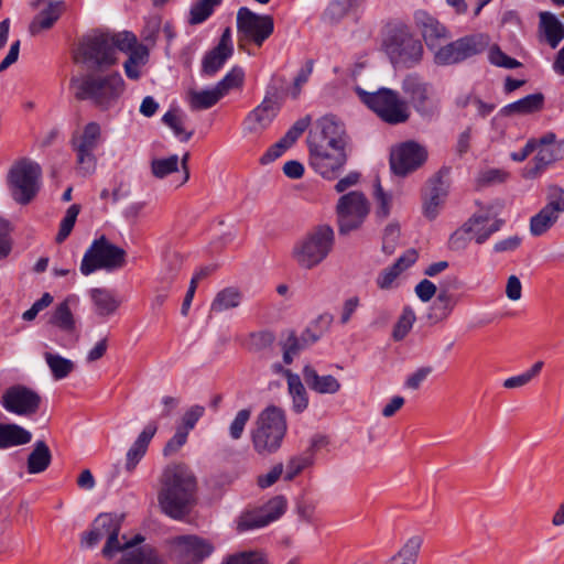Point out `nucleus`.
Here are the masks:
<instances>
[{"mask_svg": "<svg viewBox=\"0 0 564 564\" xmlns=\"http://www.w3.org/2000/svg\"><path fill=\"white\" fill-rule=\"evenodd\" d=\"M41 181V165L29 158L15 160L6 175V185L11 198L23 206L29 205L37 196Z\"/></svg>", "mask_w": 564, "mask_h": 564, "instance_id": "obj_3", "label": "nucleus"}, {"mask_svg": "<svg viewBox=\"0 0 564 564\" xmlns=\"http://www.w3.org/2000/svg\"><path fill=\"white\" fill-rule=\"evenodd\" d=\"M274 21L271 15H260L242 7L237 12L238 46L241 50L253 43L261 46L271 36Z\"/></svg>", "mask_w": 564, "mask_h": 564, "instance_id": "obj_12", "label": "nucleus"}, {"mask_svg": "<svg viewBox=\"0 0 564 564\" xmlns=\"http://www.w3.org/2000/svg\"><path fill=\"white\" fill-rule=\"evenodd\" d=\"M243 294L237 288H225L215 295L210 304V313L219 314L236 308L241 304Z\"/></svg>", "mask_w": 564, "mask_h": 564, "instance_id": "obj_36", "label": "nucleus"}, {"mask_svg": "<svg viewBox=\"0 0 564 564\" xmlns=\"http://www.w3.org/2000/svg\"><path fill=\"white\" fill-rule=\"evenodd\" d=\"M419 24L426 45L432 50L437 47L440 40L447 37L445 26L425 13L421 14Z\"/></svg>", "mask_w": 564, "mask_h": 564, "instance_id": "obj_35", "label": "nucleus"}, {"mask_svg": "<svg viewBox=\"0 0 564 564\" xmlns=\"http://www.w3.org/2000/svg\"><path fill=\"white\" fill-rule=\"evenodd\" d=\"M558 216L544 206L530 219V232L533 237L546 234L558 220Z\"/></svg>", "mask_w": 564, "mask_h": 564, "instance_id": "obj_42", "label": "nucleus"}, {"mask_svg": "<svg viewBox=\"0 0 564 564\" xmlns=\"http://www.w3.org/2000/svg\"><path fill=\"white\" fill-rule=\"evenodd\" d=\"M231 53H227L224 50L214 47L207 52L202 62V72L207 76H214L231 56Z\"/></svg>", "mask_w": 564, "mask_h": 564, "instance_id": "obj_44", "label": "nucleus"}, {"mask_svg": "<svg viewBox=\"0 0 564 564\" xmlns=\"http://www.w3.org/2000/svg\"><path fill=\"white\" fill-rule=\"evenodd\" d=\"M123 521L122 514L101 513L93 522L90 531L86 532L82 539V543L87 547L96 545L102 539L106 544L101 551L105 557L111 558L118 552L132 549L143 542L144 538L140 534L128 539L126 535L119 538Z\"/></svg>", "mask_w": 564, "mask_h": 564, "instance_id": "obj_2", "label": "nucleus"}, {"mask_svg": "<svg viewBox=\"0 0 564 564\" xmlns=\"http://www.w3.org/2000/svg\"><path fill=\"white\" fill-rule=\"evenodd\" d=\"M156 431L158 423L155 421H150L138 435L137 440L133 442L127 453L126 468L128 471H132L145 455L148 446Z\"/></svg>", "mask_w": 564, "mask_h": 564, "instance_id": "obj_26", "label": "nucleus"}, {"mask_svg": "<svg viewBox=\"0 0 564 564\" xmlns=\"http://www.w3.org/2000/svg\"><path fill=\"white\" fill-rule=\"evenodd\" d=\"M41 395L22 384L9 387L0 400L4 410L20 416L35 414L41 405Z\"/></svg>", "mask_w": 564, "mask_h": 564, "instance_id": "obj_19", "label": "nucleus"}, {"mask_svg": "<svg viewBox=\"0 0 564 564\" xmlns=\"http://www.w3.org/2000/svg\"><path fill=\"white\" fill-rule=\"evenodd\" d=\"M251 411L249 409L240 410L229 426V434L232 440H239L242 436L246 424L250 420Z\"/></svg>", "mask_w": 564, "mask_h": 564, "instance_id": "obj_61", "label": "nucleus"}, {"mask_svg": "<svg viewBox=\"0 0 564 564\" xmlns=\"http://www.w3.org/2000/svg\"><path fill=\"white\" fill-rule=\"evenodd\" d=\"M449 173V167L440 169L427 180L422 192L423 214L430 220L437 217L440 209L446 202L451 185Z\"/></svg>", "mask_w": 564, "mask_h": 564, "instance_id": "obj_16", "label": "nucleus"}, {"mask_svg": "<svg viewBox=\"0 0 564 564\" xmlns=\"http://www.w3.org/2000/svg\"><path fill=\"white\" fill-rule=\"evenodd\" d=\"M303 380L312 391L319 394H335L341 384L337 378L332 375L319 376L316 369L311 365H305L302 370Z\"/></svg>", "mask_w": 564, "mask_h": 564, "instance_id": "obj_25", "label": "nucleus"}, {"mask_svg": "<svg viewBox=\"0 0 564 564\" xmlns=\"http://www.w3.org/2000/svg\"><path fill=\"white\" fill-rule=\"evenodd\" d=\"M544 106V95L535 93L528 95L514 102L501 108V116L509 117L513 115H530L540 111Z\"/></svg>", "mask_w": 564, "mask_h": 564, "instance_id": "obj_28", "label": "nucleus"}, {"mask_svg": "<svg viewBox=\"0 0 564 564\" xmlns=\"http://www.w3.org/2000/svg\"><path fill=\"white\" fill-rule=\"evenodd\" d=\"M415 322V314L412 308L405 307L393 328L392 336L395 340L403 339Z\"/></svg>", "mask_w": 564, "mask_h": 564, "instance_id": "obj_58", "label": "nucleus"}, {"mask_svg": "<svg viewBox=\"0 0 564 564\" xmlns=\"http://www.w3.org/2000/svg\"><path fill=\"white\" fill-rule=\"evenodd\" d=\"M285 509L286 500L283 496L273 497L262 508H260L268 521V524L279 519L285 512Z\"/></svg>", "mask_w": 564, "mask_h": 564, "instance_id": "obj_57", "label": "nucleus"}, {"mask_svg": "<svg viewBox=\"0 0 564 564\" xmlns=\"http://www.w3.org/2000/svg\"><path fill=\"white\" fill-rule=\"evenodd\" d=\"M540 20L544 29L547 43L551 47L555 48L564 39L563 24L550 12H541Z\"/></svg>", "mask_w": 564, "mask_h": 564, "instance_id": "obj_41", "label": "nucleus"}, {"mask_svg": "<svg viewBox=\"0 0 564 564\" xmlns=\"http://www.w3.org/2000/svg\"><path fill=\"white\" fill-rule=\"evenodd\" d=\"M422 544V536L413 535L409 538L398 553L390 558V562L394 564H416Z\"/></svg>", "mask_w": 564, "mask_h": 564, "instance_id": "obj_39", "label": "nucleus"}, {"mask_svg": "<svg viewBox=\"0 0 564 564\" xmlns=\"http://www.w3.org/2000/svg\"><path fill=\"white\" fill-rule=\"evenodd\" d=\"M427 153L420 144L409 141L391 152L390 166L394 174L405 176L419 169L426 160Z\"/></svg>", "mask_w": 564, "mask_h": 564, "instance_id": "obj_20", "label": "nucleus"}, {"mask_svg": "<svg viewBox=\"0 0 564 564\" xmlns=\"http://www.w3.org/2000/svg\"><path fill=\"white\" fill-rule=\"evenodd\" d=\"M280 345L283 351V361L286 365L292 364L294 357L297 356L301 350L307 348L302 341V338L297 337L293 330L288 332L285 339L282 340Z\"/></svg>", "mask_w": 564, "mask_h": 564, "instance_id": "obj_49", "label": "nucleus"}, {"mask_svg": "<svg viewBox=\"0 0 564 564\" xmlns=\"http://www.w3.org/2000/svg\"><path fill=\"white\" fill-rule=\"evenodd\" d=\"M89 296L94 305L95 313L100 317H107L116 313L120 306V301L113 293L104 288H94L89 291Z\"/></svg>", "mask_w": 564, "mask_h": 564, "instance_id": "obj_30", "label": "nucleus"}, {"mask_svg": "<svg viewBox=\"0 0 564 564\" xmlns=\"http://www.w3.org/2000/svg\"><path fill=\"white\" fill-rule=\"evenodd\" d=\"M490 44V37L476 33L460 37L435 52V62L441 65H452L466 61L482 53Z\"/></svg>", "mask_w": 564, "mask_h": 564, "instance_id": "obj_13", "label": "nucleus"}, {"mask_svg": "<svg viewBox=\"0 0 564 564\" xmlns=\"http://www.w3.org/2000/svg\"><path fill=\"white\" fill-rule=\"evenodd\" d=\"M76 83L75 97L78 100H89L101 110L112 107L124 91V80L119 73L105 76L89 74Z\"/></svg>", "mask_w": 564, "mask_h": 564, "instance_id": "obj_6", "label": "nucleus"}, {"mask_svg": "<svg viewBox=\"0 0 564 564\" xmlns=\"http://www.w3.org/2000/svg\"><path fill=\"white\" fill-rule=\"evenodd\" d=\"M126 251L111 243L105 236L95 239L80 262V272L89 275L97 270L115 271L126 265Z\"/></svg>", "mask_w": 564, "mask_h": 564, "instance_id": "obj_9", "label": "nucleus"}, {"mask_svg": "<svg viewBox=\"0 0 564 564\" xmlns=\"http://www.w3.org/2000/svg\"><path fill=\"white\" fill-rule=\"evenodd\" d=\"M221 3L219 0H199L194 3L189 10L188 23L191 25L200 24L206 21L214 12L215 8Z\"/></svg>", "mask_w": 564, "mask_h": 564, "instance_id": "obj_46", "label": "nucleus"}, {"mask_svg": "<svg viewBox=\"0 0 564 564\" xmlns=\"http://www.w3.org/2000/svg\"><path fill=\"white\" fill-rule=\"evenodd\" d=\"M334 245V229L326 224L318 225L294 245L292 257L300 268L312 270L327 259Z\"/></svg>", "mask_w": 564, "mask_h": 564, "instance_id": "obj_5", "label": "nucleus"}, {"mask_svg": "<svg viewBox=\"0 0 564 564\" xmlns=\"http://www.w3.org/2000/svg\"><path fill=\"white\" fill-rule=\"evenodd\" d=\"M221 564H268V561L261 552L245 551L227 556Z\"/></svg>", "mask_w": 564, "mask_h": 564, "instance_id": "obj_56", "label": "nucleus"}, {"mask_svg": "<svg viewBox=\"0 0 564 564\" xmlns=\"http://www.w3.org/2000/svg\"><path fill=\"white\" fill-rule=\"evenodd\" d=\"M174 546L177 555L188 564H199L214 551L210 542L196 535L177 536Z\"/></svg>", "mask_w": 564, "mask_h": 564, "instance_id": "obj_22", "label": "nucleus"}, {"mask_svg": "<svg viewBox=\"0 0 564 564\" xmlns=\"http://www.w3.org/2000/svg\"><path fill=\"white\" fill-rule=\"evenodd\" d=\"M356 93L369 109L389 124L403 123L410 118L408 102L392 89L380 88L375 93H368L357 87Z\"/></svg>", "mask_w": 564, "mask_h": 564, "instance_id": "obj_8", "label": "nucleus"}, {"mask_svg": "<svg viewBox=\"0 0 564 564\" xmlns=\"http://www.w3.org/2000/svg\"><path fill=\"white\" fill-rule=\"evenodd\" d=\"M561 159L562 156L555 148H539V151L533 159V165L524 169V176L527 178H534L550 164Z\"/></svg>", "mask_w": 564, "mask_h": 564, "instance_id": "obj_37", "label": "nucleus"}, {"mask_svg": "<svg viewBox=\"0 0 564 564\" xmlns=\"http://www.w3.org/2000/svg\"><path fill=\"white\" fill-rule=\"evenodd\" d=\"M162 121L173 130L174 134L178 137L181 141L187 142L192 138L193 131H186L184 129V116H182L178 110H169L162 117Z\"/></svg>", "mask_w": 564, "mask_h": 564, "instance_id": "obj_47", "label": "nucleus"}, {"mask_svg": "<svg viewBox=\"0 0 564 564\" xmlns=\"http://www.w3.org/2000/svg\"><path fill=\"white\" fill-rule=\"evenodd\" d=\"M178 156L176 154L164 159H154L151 162V172L156 178H164L178 171Z\"/></svg>", "mask_w": 564, "mask_h": 564, "instance_id": "obj_52", "label": "nucleus"}, {"mask_svg": "<svg viewBox=\"0 0 564 564\" xmlns=\"http://www.w3.org/2000/svg\"><path fill=\"white\" fill-rule=\"evenodd\" d=\"M268 521L260 509L246 511L237 520V531L245 532L265 527Z\"/></svg>", "mask_w": 564, "mask_h": 564, "instance_id": "obj_51", "label": "nucleus"}, {"mask_svg": "<svg viewBox=\"0 0 564 564\" xmlns=\"http://www.w3.org/2000/svg\"><path fill=\"white\" fill-rule=\"evenodd\" d=\"M74 296L66 297L51 314L48 323L65 333H73L76 329V319L70 310V303H75Z\"/></svg>", "mask_w": 564, "mask_h": 564, "instance_id": "obj_31", "label": "nucleus"}, {"mask_svg": "<svg viewBox=\"0 0 564 564\" xmlns=\"http://www.w3.org/2000/svg\"><path fill=\"white\" fill-rule=\"evenodd\" d=\"M32 434L13 423H0V448H8L30 443Z\"/></svg>", "mask_w": 564, "mask_h": 564, "instance_id": "obj_33", "label": "nucleus"}, {"mask_svg": "<svg viewBox=\"0 0 564 564\" xmlns=\"http://www.w3.org/2000/svg\"><path fill=\"white\" fill-rule=\"evenodd\" d=\"M402 90L422 116H432L437 110V102L430 95L427 85L417 76H406L402 82Z\"/></svg>", "mask_w": 564, "mask_h": 564, "instance_id": "obj_21", "label": "nucleus"}, {"mask_svg": "<svg viewBox=\"0 0 564 564\" xmlns=\"http://www.w3.org/2000/svg\"><path fill=\"white\" fill-rule=\"evenodd\" d=\"M119 32L91 31L84 35L76 52V61L97 69H107L118 62Z\"/></svg>", "mask_w": 564, "mask_h": 564, "instance_id": "obj_4", "label": "nucleus"}, {"mask_svg": "<svg viewBox=\"0 0 564 564\" xmlns=\"http://www.w3.org/2000/svg\"><path fill=\"white\" fill-rule=\"evenodd\" d=\"M383 47L394 66L412 67L422 57L423 46L406 28L392 30L383 41Z\"/></svg>", "mask_w": 564, "mask_h": 564, "instance_id": "obj_10", "label": "nucleus"}, {"mask_svg": "<svg viewBox=\"0 0 564 564\" xmlns=\"http://www.w3.org/2000/svg\"><path fill=\"white\" fill-rule=\"evenodd\" d=\"M373 187V198L377 203L376 214L379 218H387L390 215L392 197L383 191L379 177L375 180Z\"/></svg>", "mask_w": 564, "mask_h": 564, "instance_id": "obj_55", "label": "nucleus"}, {"mask_svg": "<svg viewBox=\"0 0 564 564\" xmlns=\"http://www.w3.org/2000/svg\"><path fill=\"white\" fill-rule=\"evenodd\" d=\"M280 109L274 96H265L262 102L256 107L246 118V129L249 132L263 131L272 122Z\"/></svg>", "mask_w": 564, "mask_h": 564, "instance_id": "obj_24", "label": "nucleus"}, {"mask_svg": "<svg viewBox=\"0 0 564 564\" xmlns=\"http://www.w3.org/2000/svg\"><path fill=\"white\" fill-rule=\"evenodd\" d=\"M307 144L347 148L349 137L344 122L333 115H326L316 120L307 135Z\"/></svg>", "mask_w": 564, "mask_h": 564, "instance_id": "obj_17", "label": "nucleus"}, {"mask_svg": "<svg viewBox=\"0 0 564 564\" xmlns=\"http://www.w3.org/2000/svg\"><path fill=\"white\" fill-rule=\"evenodd\" d=\"M283 376L288 381V389L292 398V408L294 412H304L308 406V394L300 376L293 373L291 370H283Z\"/></svg>", "mask_w": 564, "mask_h": 564, "instance_id": "obj_32", "label": "nucleus"}, {"mask_svg": "<svg viewBox=\"0 0 564 564\" xmlns=\"http://www.w3.org/2000/svg\"><path fill=\"white\" fill-rule=\"evenodd\" d=\"M489 220V214L481 213L474 215L466 221L473 223L470 226V235L478 245L484 243L492 234L498 231L505 223L502 219H495L489 226H487Z\"/></svg>", "mask_w": 564, "mask_h": 564, "instance_id": "obj_29", "label": "nucleus"}, {"mask_svg": "<svg viewBox=\"0 0 564 564\" xmlns=\"http://www.w3.org/2000/svg\"><path fill=\"white\" fill-rule=\"evenodd\" d=\"M546 204L544 207L558 217L564 213V188L552 184L546 188Z\"/></svg>", "mask_w": 564, "mask_h": 564, "instance_id": "obj_53", "label": "nucleus"}, {"mask_svg": "<svg viewBox=\"0 0 564 564\" xmlns=\"http://www.w3.org/2000/svg\"><path fill=\"white\" fill-rule=\"evenodd\" d=\"M186 429L176 427L174 435L166 442L163 448L165 457L176 454L187 442Z\"/></svg>", "mask_w": 564, "mask_h": 564, "instance_id": "obj_60", "label": "nucleus"}, {"mask_svg": "<svg viewBox=\"0 0 564 564\" xmlns=\"http://www.w3.org/2000/svg\"><path fill=\"white\" fill-rule=\"evenodd\" d=\"M286 433L284 411L275 405L265 408L258 416L251 440L253 447L260 455L276 452Z\"/></svg>", "mask_w": 564, "mask_h": 564, "instance_id": "obj_7", "label": "nucleus"}, {"mask_svg": "<svg viewBox=\"0 0 564 564\" xmlns=\"http://www.w3.org/2000/svg\"><path fill=\"white\" fill-rule=\"evenodd\" d=\"M101 140L100 124L91 121L87 123L79 135H74L72 140L73 150L77 156V170L86 176L95 172L97 159L94 151Z\"/></svg>", "mask_w": 564, "mask_h": 564, "instance_id": "obj_14", "label": "nucleus"}, {"mask_svg": "<svg viewBox=\"0 0 564 564\" xmlns=\"http://www.w3.org/2000/svg\"><path fill=\"white\" fill-rule=\"evenodd\" d=\"M127 549L118 564H165L158 552L150 545H143L139 549Z\"/></svg>", "mask_w": 564, "mask_h": 564, "instance_id": "obj_38", "label": "nucleus"}, {"mask_svg": "<svg viewBox=\"0 0 564 564\" xmlns=\"http://www.w3.org/2000/svg\"><path fill=\"white\" fill-rule=\"evenodd\" d=\"M313 462L312 454L305 453L304 455L292 457L286 465L285 480H292L299 475L305 467L311 465Z\"/></svg>", "mask_w": 564, "mask_h": 564, "instance_id": "obj_59", "label": "nucleus"}, {"mask_svg": "<svg viewBox=\"0 0 564 564\" xmlns=\"http://www.w3.org/2000/svg\"><path fill=\"white\" fill-rule=\"evenodd\" d=\"M473 223H465L460 228L454 231L449 238L452 249L459 250L467 246V242L473 238L470 235V226Z\"/></svg>", "mask_w": 564, "mask_h": 564, "instance_id": "obj_62", "label": "nucleus"}, {"mask_svg": "<svg viewBox=\"0 0 564 564\" xmlns=\"http://www.w3.org/2000/svg\"><path fill=\"white\" fill-rule=\"evenodd\" d=\"M311 118L303 117L294 122V124L286 131V133L261 156L262 164H268L280 158L289 148H291L296 140L308 128Z\"/></svg>", "mask_w": 564, "mask_h": 564, "instance_id": "obj_23", "label": "nucleus"}, {"mask_svg": "<svg viewBox=\"0 0 564 564\" xmlns=\"http://www.w3.org/2000/svg\"><path fill=\"white\" fill-rule=\"evenodd\" d=\"M488 48V61L496 67L513 69L522 66V63L503 53L499 45L492 44Z\"/></svg>", "mask_w": 564, "mask_h": 564, "instance_id": "obj_50", "label": "nucleus"}, {"mask_svg": "<svg viewBox=\"0 0 564 564\" xmlns=\"http://www.w3.org/2000/svg\"><path fill=\"white\" fill-rule=\"evenodd\" d=\"M197 489V478L188 465H167L161 474L158 492L162 511L175 520L185 518L196 505Z\"/></svg>", "mask_w": 564, "mask_h": 564, "instance_id": "obj_1", "label": "nucleus"}, {"mask_svg": "<svg viewBox=\"0 0 564 564\" xmlns=\"http://www.w3.org/2000/svg\"><path fill=\"white\" fill-rule=\"evenodd\" d=\"M223 98L215 86L212 89L191 90L188 93V104L192 110H204L215 106Z\"/></svg>", "mask_w": 564, "mask_h": 564, "instance_id": "obj_40", "label": "nucleus"}, {"mask_svg": "<svg viewBox=\"0 0 564 564\" xmlns=\"http://www.w3.org/2000/svg\"><path fill=\"white\" fill-rule=\"evenodd\" d=\"M369 212L370 203L362 192L352 191L341 195L336 204L339 235H347L359 229Z\"/></svg>", "mask_w": 564, "mask_h": 564, "instance_id": "obj_11", "label": "nucleus"}, {"mask_svg": "<svg viewBox=\"0 0 564 564\" xmlns=\"http://www.w3.org/2000/svg\"><path fill=\"white\" fill-rule=\"evenodd\" d=\"M79 212L80 206L77 204H74L67 208L66 214L61 221L59 230L55 238L57 243H62L70 235Z\"/></svg>", "mask_w": 564, "mask_h": 564, "instance_id": "obj_54", "label": "nucleus"}, {"mask_svg": "<svg viewBox=\"0 0 564 564\" xmlns=\"http://www.w3.org/2000/svg\"><path fill=\"white\" fill-rule=\"evenodd\" d=\"M118 42L119 51L128 54V58L123 63L126 76L129 79L138 80L141 77V68L149 62V48L139 43L137 36L129 31L119 32Z\"/></svg>", "mask_w": 564, "mask_h": 564, "instance_id": "obj_18", "label": "nucleus"}, {"mask_svg": "<svg viewBox=\"0 0 564 564\" xmlns=\"http://www.w3.org/2000/svg\"><path fill=\"white\" fill-rule=\"evenodd\" d=\"M245 82V72L240 66H234L225 77L216 84L221 96H226L230 90L242 87Z\"/></svg>", "mask_w": 564, "mask_h": 564, "instance_id": "obj_48", "label": "nucleus"}, {"mask_svg": "<svg viewBox=\"0 0 564 564\" xmlns=\"http://www.w3.org/2000/svg\"><path fill=\"white\" fill-rule=\"evenodd\" d=\"M205 408L203 405H193L182 416V424L178 426L181 429H186V432L189 433L199 421V419L204 415Z\"/></svg>", "mask_w": 564, "mask_h": 564, "instance_id": "obj_63", "label": "nucleus"}, {"mask_svg": "<svg viewBox=\"0 0 564 564\" xmlns=\"http://www.w3.org/2000/svg\"><path fill=\"white\" fill-rule=\"evenodd\" d=\"M310 164L322 177L335 180L348 160L347 148L307 144Z\"/></svg>", "mask_w": 564, "mask_h": 564, "instance_id": "obj_15", "label": "nucleus"}, {"mask_svg": "<svg viewBox=\"0 0 564 564\" xmlns=\"http://www.w3.org/2000/svg\"><path fill=\"white\" fill-rule=\"evenodd\" d=\"M400 236V229L395 225H389L384 229L382 251L390 256L394 252Z\"/></svg>", "mask_w": 564, "mask_h": 564, "instance_id": "obj_64", "label": "nucleus"}, {"mask_svg": "<svg viewBox=\"0 0 564 564\" xmlns=\"http://www.w3.org/2000/svg\"><path fill=\"white\" fill-rule=\"evenodd\" d=\"M64 9V1H50L47 6L33 18L29 26V32L32 35H36L42 31L50 30L59 19Z\"/></svg>", "mask_w": 564, "mask_h": 564, "instance_id": "obj_27", "label": "nucleus"}, {"mask_svg": "<svg viewBox=\"0 0 564 564\" xmlns=\"http://www.w3.org/2000/svg\"><path fill=\"white\" fill-rule=\"evenodd\" d=\"M51 462L52 453L47 444L44 441H36L26 459L28 473L41 474L48 468Z\"/></svg>", "mask_w": 564, "mask_h": 564, "instance_id": "obj_34", "label": "nucleus"}, {"mask_svg": "<svg viewBox=\"0 0 564 564\" xmlns=\"http://www.w3.org/2000/svg\"><path fill=\"white\" fill-rule=\"evenodd\" d=\"M44 358L55 380L68 377L75 369L74 362L61 355L45 352Z\"/></svg>", "mask_w": 564, "mask_h": 564, "instance_id": "obj_43", "label": "nucleus"}, {"mask_svg": "<svg viewBox=\"0 0 564 564\" xmlns=\"http://www.w3.org/2000/svg\"><path fill=\"white\" fill-rule=\"evenodd\" d=\"M454 306L455 301L453 295H451L446 290H441L433 303L430 318L435 322L443 321L449 316Z\"/></svg>", "mask_w": 564, "mask_h": 564, "instance_id": "obj_45", "label": "nucleus"}]
</instances>
